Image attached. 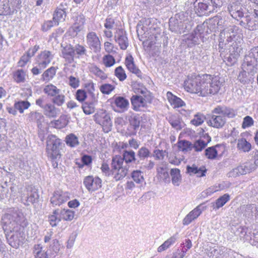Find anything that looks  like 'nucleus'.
Returning a JSON list of instances; mask_svg holds the SVG:
<instances>
[{
    "mask_svg": "<svg viewBox=\"0 0 258 258\" xmlns=\"http://www.w3.org/2000/svg\"><path fill=\"white\" fill-rule=\"evenodd\" d=\"M224 82L219 75L192 73L186 76L182 87L190 94L207 97L218 94Z\"/></svg>",
    "mask_w": 258,
    "mask_h": 258,
    "instance_id": "obj_1",
    "label": "nucleus"
},
{
    "mask_svg": "<svg viewBox=\"0 0 258 258\" xmlns=\"http://www.w3.org/2000/svg\"><path fill=\"white\" fill-rule=\"evenodd\" d=\"M237 115V111L233 108L218 105L212 111L207 124L209 126L215 128H222L226 122V118H233Z\"/></svg>",
    "mask_w": 258,
    "mask_h": 258,
    "instance_id": "obj_2",
    "label": "nucleus"
},
{
    "mask_svg": "<svg viewBox=\"0 0 258 258\" xmlns=\"http://www.w3.org/2000/svg\"><path fill=\"white\" fill-rule=\"evenodd\" d=\"M65 102L66 96L60 92L51 98V103H46L43 97H40L36 100V104L43 110L47 117L55 118L59 112L56 107L62 106Z\"/></svg>",
    "mask_w": 258,
    "mask_h": 258,
    "instance_id": "obj_3",
    "label": "nucleus"
},
{
    "mask_svg": "<svg viewBox=\"0 0 258 258\" xmlns=\"http://www.w3.org/2000/svg\"><path fill=\"white\" fill-rule=\"evenodd\" d=\"M141 117L139 114H133L125 119L123 117H118L115 120V123L118 130L126 136L136 135L139 129Z\"/></svg>",
    "mask_w": 258,
    "mask_h": 258,
    "instance_id": "obj_4",
    "label": "nucleus"
},
{
    "mask_svg": "<svg viewBox=\"0 0 258 258\" xmlns=\"http://www.w3.org/2000/svg\"><path fill=\"white\" fill-rule=\"evenodd\" d=\"M62 145L61 140L55 135H49L46 138V154L54 168L57 167V161L61 158L60 151L62 149Z\"/></svg>",
    "mask_w": 258,
    "mask_h": 258,
    "instance_id": "obj_5",
    "label": "nucleus"
},
{
    "mask_svg": "<svg viewBox=\"0 0 258 258\" xmlns=\"http://www.w3.org/2000/svg\"><path fill=\"white\" fill-rule=\"evenodd\" d=\"M142 95H133L131 98L132 109L136 111H141L143 108H147L153 100L152 94L149 91L142 90Z\"/></svg>",
    "mask_w": 258,
    "mask_h": 258,
    "instance_id": "obj_6",
    "label": "nucleus"
},
{
    "mask_svg": "<svg viewBox=\"0 0 258 258\" xmlns=\"http://www.w3.org/2000/svg\"><path fill=\"white\" fill-rule=\"evenodd\" d=\"M123 159L120 155L113 157L111 163L110 173L116 180L123 178L128 172V169L123 165Z\"/></svg>",
    "mask_w": 258,
    "mask_h": 258,
    "instance_id": "obj_7",
    "label": "nucleus"
},
{
    "mask_svg": "<svg viewBox=\"0 0 258 258\" xmlns=\"http://www.w3.org/2000/svg\"><path fill=\"white\" fill-rule=\"evenodd\" d=\"M95 122L101 126L104 133H107L112 129V122L109 114L103 109L98 111L94 115Z\"/></svg>",
    "mask_w": 258,
    "mask_h": 258,
    "instance_id": "obj_8",
    "label": "nucleus"
},
{
    "mask_svg": "<svg viewBox=\"0 0 258 258\" xmlns=\"http://www.w3.org/2000/svg\"><path fill=\"white\" fill-rule=\"evenodd\" d=\"M70 199V193L58 189L53 191L50 199L52 206L59 207Z\"/></svg>",
    "mask_w": 258,
    "mask_h": 258,
    "instance_id": "obj_9",
    "label": "nucleus"
},
{
    "mask_svg": "<svg viewBox=\"0 0 258 258\" xmlns=\"http://www.w3.org/2000/svg\"><path fill=\"white\" fill-rule=\"evenodd\" d=\"M28 222L22 212L14 213V220L12 229L17 232H23L25 228L28 225Z\"/></svg>",
    "mask_w": 258,
    "mask_h": 258,
    "instance_id": "obj_10",
    "label": "nucleus"
},
{
    "mask_svg": "<svg viewBox=\"0 0 258 258\" xmlns=\"http://www.w3.org/2000/svg\"><path fill=\"white\" fill-rule=\"evenodd\" d=\"M83 183L89 192H94L102 187V180L98 176L89 175L83 180Z\"/></svg>",
    "mask_w": 258,
    "mask_h": 258,
    "instance_id": "obj_11",
    "label": "nucleus"
},
{
    "mask_svg": "<svg viewBox=\"0 0 258 258\" xmlns=\"http://www.w3.org/2000/svg\"><path fill=\"white\" fill-rule=\"evenodd\" d=\"M86 42L89 47L95 52H99L101 49V43L96 32H89L86 35Z\"/></svg>",
    "mask_w": 258,
    "mask_h": 258,
    "instance_id": "obj_12",
    "label": "nucleus"
},
{
    "mask_svg": "<svg viewBox=\"0 0 258 258\" xmlns=\"http://www.w3.org/2000/svg\"><path fill=\"white\" fill-rule=\"evenodd\" d=\"M112 105L115 107L114 110L118 112H123L127 110L129 107L128 100L124 97L114 96Z\"/></svg>",
    "mask_w": 258,
    "mask_h": 258,
    "instance_id": "obj_13",
    "label": "nucleus"
},
{
    "mask_svg": "<svg viewBox=\"0 0 258 258\" xmlns=\"http://www.w3.org/2000/svg\"><path fill=\"white\" fill-rule=\"evenodd\" d=\"M225 147L222 145H217L207 148L205 151V155L209 159H214L217 156H222L225 152Z\"/></svg>",
    "mask_w": 258,
    "mask_h": 258,
    "instance_id": "obj_14",
    "label": "nucleus"
},
{
    "mask_svg": "<svg viewBox=\"0 0 258 258\" xmlns=\"http://www.w3.org/2000/svg\"><path fill=\"white\" fill-rule=\"evenodd\" d=\"M52 57L50 51L44 50L38 55L36 62L40 69H44L50 63Z\"/></svg>",
    "mask_w": 258,
    "mask_h": 258,
    "instance_id": "obj_15",
    "label": "nucleus"
},
{
    "mask_svg": "<svg viewBox=\"0 0 258 258\" xmlns=\"http://www.w3.org/2000/svg\"><path fill=\"white\" fill-rule=\"evenodd\" d=\"M245 21L240 22L239 24L244 26L250 31H254L258 29V15L256 14H250L246 16Z\"/></svg>",
    "mask_w": 258,
    "mask_h": 258,
    "instance_id": "obj_16",
    "label": "nucleus"
},
{
    "mask_svg": "<svg viewBox=\"0 0 258 258\" xmlns=\"http://www.w3.org/2000/svg\"><path fill=\"white\" fill-rule=\"evenodd\" d=\"M186 170L190 175H196L199 177L205 176L207 171L205 165H199L196 164L191 166L187 165Z\"/></svg>",
    "mask_w": 258,
    "mask_h": 258,
    "instance_id": "obj_17",
    "label": "nucleus"
},
{
    "mask_svg": "<svg viewBox=\"0 0 258 258\" xmlns=\"http://www.w3.org/2000/svg\"><path fill=\"white\" fill-rule=\"evenodd\" d=\"M166 97L169 103L174 109L181 108L186 105L183 100L174 95L171 92H167Z\"/></svg>",
    "mask_w": 258,
    "mask_h": 258,
    "instance_id": "obj_18",
    "label": "nucleus"
},
{
    "mask_svg": "<svg viewBox=\"0 0 258 258\" xmlns=\"http://www.w3.org/2000/svg\"><path fill=\"white\" fill-rule=\"evenodd\" d=\"M124 64L128 71L135 74L138 77H142V72L135 64L134 57L131 54H128L126 56Z\"/></svg>",
    "mask_w": 258,
    "mask_h": 258,
    "instance_id": "obj_19",
    "label": "nucleus"
},
{
    "mask_svg": "<svg viewBox=\"0 0 258 258\" xmlns=\"http://www.w3.org/2000/svg\"><path fill=\"white\" fill-rule=\"evenodd\" d=\"M115 40L118 44L120 49L125 50L128 46V40L125 32L122 29H119L116 31Z\"/></svg>",
    "mask_w": 258,
    "mask_h": 258,
    "instance_id": "obj_20",
    "label": "nucleus"
},
{
    "mask_svg": "<svg viewBox=\"0 0 258 258\" xmlns=\"http://www.w3.org/2000/svg\"><path fill=\"white\" fill-rule=\"evenodd\" d=\"M12 76L13 81L17 84L24 83L28 78L27 71L22 69L14 71Z\"/></svg>",
    "mask_w": 258,
    "mask_h": 258,
    "instance_id": "obj_21",
    "label": "nucleus"
},
{
    "mask_svg": "<svg viewBox=\"0 0 258 258\" xmlns=\"http://www.w3.org/2000/svg\"><path fill=\"white\" fill-rule=\"evenodd\" d=\"M88 69L92 74L101 81H104L108 78V75L95 64H91Z\"/></svg>",
    "mask_w": 258,
    "mask_h": 258,
    "instance_id": "obj_22",
    "label": "nucleus"
},
{
    "mask_svg": "<svg viewBox=\"0 0 258 258\" xmlns=\"http://www.w3.org/2000/svg\"><path fill=\"white\" fill-rule=\"evenodd\" d=\"M228 10L231 16L235 19L242 18L244 16L242 9L236 3H232L228 7Z\"/></svg>",
    "mask_w": 258,
    "mask_h": 258,
    "instance_id": "obj_23",
    "label": "nucleus"
},
{
    "mask_svg": "<svg viewBox=\"0 0 258 258\" xmlns=\"http://www.w3.org/2000/svg\"><path fill=\"white\" fill-rule=\"evenodd\" d=\"M75 49L71 44L67 45L62 50V56L66 61L71 63L74 60Z\"/></svg>",
    "mask_w": 258,
    "mask_h": 258,
    "instance_id": "obj_24",
    "label": "nucleus"
},
{
    "mask_svg": "<svg viewBox=\"0 0 258 258\" xmlns=\"http://www.w3.org/2000/svg\"><path fill=\"white\" fill-rule=\"evenodd\" d=\"M202 213L199 207H197L191 211L183 219V224L188 225L192 221L197 219Z\"/></svg>",
    "mask_w": 258,
    "mask_h": 258,
    "instance_id": "obj_25",
    "label": "nucleus"
},
{
    "mask_svg": "<svg viewBox=\"0 0 258 258\" xmlns=\"http://www.w3.org/2000/svg\"><path fill=\"white\" fill-rule=\"evenodd\" d=\"M97 96H93L91 101L90 102H86L82 106V109L85 114L89 115L92 114L95 111V104L98 102Z\"/></svg>",
    "mask_w": 258,
    "mask_h": 258,
    "instance_id": "obj_26",
    "label": "nucleus"
},
{
    "mask_svg": "<svg viewBox=\"0 0 258 258\" xmlns=\"http://www.w3.org/2000/svg\"><path fill=\"white\" fill-rule=\"evenodd\" d=\"M14 220V213L12 214L6 213L2 218V225L4 230H11L12 229Z\"/></svg>",
    "mask_w": 258,
    "mask_h": 258,
    "instance_id": "obj_27",
    "label": "nucleus"
},
{
    "mask_svg": "<svg viewBox=\"0 0 258 258\" xmlns=\"http://www.w3.org/2000/svg\"><path fill=\"white\" fill-rule=\"evenodd\" d=\"M158 34H151L147 39L143 42V45L146 50H150L156 44L158 40Z\"/></svg>",
    "mask_w": 258,
    "mask_h": 258,
    "instance_id": "obj_28",
    "label": "nucleus"
},
{
    "mask_svg": "<svg viewBox=\"0 0 258 258\" xmlns=\"http://www.w3.org/2000/svg\"><path fill=\"white\" fill-rule=\"evenodd\" d=\"M68 123L69 120L66 115H61L58 119L51 121L50 123L52 127L58 129L66 127Z\"/></svg>",
    "mask_w": 258,
    "mask_h": 258,
    "instance_id": "obj_29",
    "label": "nucleus"
},
{
    "mask_svg": "<svg viewBox=\"0 0 258 258\" xmlns=\"http://www.w3.org/2000/svg\"><path fill=\"white\" fill-rule=\"evenodd\" d=\"M43 91L45 94L51 98L61 92V90L52 84L45 85Z\"/></svg>",
    "mask_w": 258,
    "mask_h": 258,
    "instance_id": "obj_30",
    "label": "nucleus"
},
{
    "mask_svg": "<svg viewBox=\"0 0 258 258\" xmlns=\"http://www.w3.org/2000/svg\"><path fill=\"white\" fill-rule=\"evenodd\" d=\"M33 254L34 258H48L47 252L43 249V247L40 244H34L33 247Z\"/></svg>",
    "mask_w": 258,
    "mask_h": 258,
    "instance_id": "obj_31",
    "label": "nucleus"
},
{
    "mask_svg": "<svg viewBox=\"0 0 258 258\" xmlns=\"http://www.w3.org/2000/svg\"><path fill=\"white\" fill-rule=\"evenodd\" d=\"M207 140L201 139L195 142L194 145H192V148L195 149V150L197 152H200L202 151L208 145V144L211 142V138L210 136H207Z\"/></svg>",
    "mask_w": 258,
    "mask_h": 258,
    "instance_id": "obj_32",
    "label": "nucleus"
},
{
    "mask_svg": "<svg viewBox=\"0 0 258 258\" xmlns=\"http://www.w3.org/2000/svg\"><path fill=\"white\" fill-rule=\"evenodd\" d=\"M157 178L159 181H165L169 179L167 168L165 166H159L157 168Z\"/></svg>",
    "mask_w": 258,
    "mask_h": 258,
    "instance_id": "obj_33",
    "label": "nucleus"
},
{
    "mask_svg": "<svg viewBox=\"0 0 258 258\" xmlns=\"http://www.w3.org/2000/svg\"><path fill=\"white\" fill-rule=\"evenodd\" d=\"M57 69V67H50L43 72L41 75V79L44 81L48 82L50 81L55 76Z\"/></svg>",
    "mask_w": 258,
    "mask_h": 258,
    "instance_id": "obj_34",
    "label": "nucleus"
},
{
    "mask_svg": "<svg viewBox=\"0 0 258 258\" xmlns=\"http://www.w3.org/2000/svg\"><path fill=\"white\" fill-rule=\"evenodd\" d=\"M66 17V12L61 9H56L53 15V20L55 25H58L59 22L64 21Z\"/></svg>",
    "mask_w": 258,
    "mask_h": 258,
    "instance_id": "obj_35",
    "label": "nucleus"
},
{
    "mask_svg": "<svg viewBox=\"0 0 258 258\" xmlns=\"http://www.w3.org/2000/svg\"><path fill=\"white\" fill-rule=\"evenodd\" d=\"M237 148L241 151L248 152L251 149V145L245 138H241L238 140Z\"/></svg>",
    "mask_w": 258,
    "mask_h": 258,
    "instance_id": "obj_36",
    "label": "nucleus"
},
{
    "mask_svg": "<svg viewBox=\"0 0 258 258\" xmlns=\"http://www.w3.org/2000/svg\"><path fill=\"white\" fill-rule=\"evenodd\" d=\"M177 147L179 151L186 153L192 150V144L189 141L180 140L177 142Z\"/></svg>",
    "mask_w": 258,
    "mask_h": 258,
    "instance_id": "obj_37",
    "label": "nucleus"
},
{
    "mask_svg": "<svg viewBox=\"0 0 258 258\" xmlns=\"http://www.w3.org/2000/svg\"><path fill=\"white\" fill-rule=\"evenodd\" d=\"M59 216L61 220L70 221L73 220L75 212L70 209H62L59 210Z\"/></svg>",
    "mask_w": 258,
    "mask_h": 258,
    "instance_id": "obj_38",
    "label": "nucleus"
},
{
    "mask_svg": "<svg viewBox=\"0 0 258 258\" xmlns=\"http://www.w3.org/2000/svg\"><path fill=\"white\" fill-rule=\"evenodd\" d=\"M209 6L207 3L199 2L198 6L196 7V12L199 16L205 15L208 14L207 11Z\"/></svg>",
    "mask_w": 258,
    "mask_h": 258,
    "instance_id": "obj_39",
    "label": "nucleus"
},
{
    "mask_svg": "<svg viewBox=\"0 0 258 258\" xmlns=\"http://www.w3.org/2000/svg\"><path fill=\"white\" fill-rule=\"evenodd\" d=\"M205 119L206 117L203 113L198 112L190 120V124L196 126H200L204 123Z\"/></svg>",
    "mask_w": 258,
    "mask_h": 258,
    "instance_id": "obj_40",
    "label": "nucleus"
},
{
    "mask_svg": "<svg viewBox=\"0 0 258 258\" xmlns=\"http://www.w3.org/2000/svg\"><path fill=\"white\" fill-rule=\"evenodd\" d=\"M230 199V195L228 194H225L223 196L220 197L216 200L215 203V208L216 209L222 207L226 203H227Z\"/></svg>",
    "mask_w": 258,
    "mask_h": 258,
    "instance_id": "obj_41",
    "label": "nucleus"
},
{
    "mask_svg": "<svg viewBox=\"0 0 258 258\" xmlns=\"http://www.w3.org/2000/svg\"><path fill=\"white\" fill-rule=\"evenodd\" d=\"M170 174L172 183L175 185H178L181 180L180 170L177 168L171 169Z\"/></svg>",
    "mask_w": 258,
    "mask_h": 258,
    "instance_id": "obj_42",
    "label": "nucleus"
},
{
    "mask_svg": "<svg viewBox=\"0 0 258 258\" xmlns=\"http://www.w3.org/2000/svg\"><path fill=\"white\" fill-rule=\"evenodd\" d=\"M67 145L71 147H74L79 144L78 137L74 134L67 135L65 139Z\"/></svg>",
    "mask_w": 258,
    "mask_h": 258,
    "instance_id": "obj_43",
    "label": "nucleus"
},
{
    "mask_svg": "<svg viewBox=\"0 0 258 258\" xmlns=\"http://www.w3.org/2000/svg\"><path fill=\"white\" fill-rule=\"evenodd\" d=\"M14 106L20 113H23L25 110L30 106V103L28 101H19L15 102Z\"/></svg>",
    "mask_w": 258,
    "mask_h": 258,
    "instance_id": "obj_44",
    "label": "nucleus"
},
{
    "mask_svg": "<svg viewBox=\"0 0 258 258\" xmlns=\"http://www.w3.org/2000/svg\"><path fill=\"white\" fill-rule=\"evenodd\" d=\"M102 64L106 68H110L115 63L114 57L110 54L104 55L102 57Z\"/></svg>",
    "mask_w": 258,
    "mask_h": 258,
    "instance_id": "obj_45",
    "label": "nucleus"
},
{
    "mask_svg": "<svg viewBox=\"0 0 258 258\" xmlns=\"http://www.w3.org/2000/svg\"><path fill=\"white\" fill-rule=\"evenodd\" d=\"M176 240L174 236H171L166 240L162 244L158 247L157 250L159 252H161L169 248L172 245Z\"/></svg>",
    "mask_w": 258,
    "mask_h": 258,
    "instance_id": "obj_46",
    "label": "nucleus"
},
{
    "mask_svg": "<svg viewBox=\"0 0 258 258\" xmlns=\"http://www.w3.org/2000/svg\"><path fill=\"white\" fill-rule=\"evenodd\" d=\"M92 158L91 156L88 155H84L81 157L82 163L76 162L78 168H83L84 166H90L92 163Z\"/></svg>",
    "mask_w": 258,
    "mask_h": 258,
    "instance_id": "obj_47",
    "label": "nucleus"
},
{
    "mask_svg": "<svg viewBox=\"0 0 258 258\" xmlns=\"http://www.w3.org/2000/svg\"><path fill=\"white\" fill-rule=\"evenodd\" d=\"M169 122L171 125L176 130H180L182 127L181 120L174 115H172L169 117Z\"/></svg>",
    "mask_w": 258,
    "mask_h": 258,
    "instance_id": "obj_48",
    "label": "nucleus"
},
{
    "mask_svg": "<svg viewBox=\"0 0 258 258\" xmlns=\"http://www.w3.org/2000/svg\"><path fill=\"white\" fill-rule=\"evenodd\" d=\"M114 75L121 82L124 81L127 78L125 72L121 66H119L115 68L114 70Z\"/></svg>",
    "mask_w": 258,
    "mask_h": 258,
    "instance_id": "obj_49",
    "label": "nucleus"
},
{
    "mask_svg": "<svg viewBox=\"0 0 258 258\" xmlns=\"http://www.w3.org/2000/svg\"><path fill=\"white\" fill-rule=\"evenodd\" d=\"M115 86L113 85L104 83L100 86L99 89L103 94L109 95L115 89Z\"/></svg>",
    "mask_w": 258,
    "mask_h": 258,
    "instance_id": "obj_50",
    "label": "nucleus"
},
{
    "mask_svg": "<svg viewBox=\"0 0 258 258\" xmlns=\"http://www.w3.org/2000/svg\"><path fill=\"white\" fill-rule=\"evenodd\" d=\"M122 159L123 161L124 160L126 163L135 161L136 160L135 153L133 151H125L123 153Z\"/></svg>",
    "mask_w": 258,
    "mask_h": 258,
    "instance_id": "obj_51",
    "label": "nucleus"
},
{
    "mask_svg": "<svg viewBox=\"0 0 258 258\" xmlns=\"http://www.w3.org/2000/svg\"><path fill=\"white\" fill-rule=\"evenodd\" d=\"M23 242L19 239L18 235H14L9 239L10 245L14 248H18L23 244Z\"/></svg>",
    "mask_w": 258,
    "mask_h": 258,
    "instance_id": "obj_52",
    "label": "nucleus"
},
{
    "mask_svg": "<svg viewBox=\"0 0 258 258\" xmlns=\"http://www.w3.org/2000/svg\"><path fill=\"white\" fill-rule=\"evenodd\" d=\"M248 169L245 165H241L233 169V172L236 176L245 174Z\"/></svg>",
    "mask_w": 258,
    "mask_h": 258,
    "instance_id": "obj_53",
    "label": "nucleus"
},
{
    "mask_svg": "<svg viewBox=\"0 0 258 258\" xmlns=\"http://www.w3.org/2000/svg\"><path fill=\"white\" fill-rule=\"evenodd\" d=\"M76 99L80 102H84L87 98V92L83 89H79L75 94Z\"/></svg>",
    "mask_w": 258,
    "mask_h": 258,
    "instance_id": "obj_54",
    "label": "nucleus"
},
{
    "mask_svg": "<svg viewBox=\"0 0 258 258\" xmlns=\"http://www.w3.org/2000/svg\"><path fill=\"white\" fill-rule=\"evenodd\" d=\"M187 40L191 41L190 43L188 44V47H191L192 46L199 44V38L197 36V33L195 32L191 33L187 38Z\"/></svg>",
    "mask_w": 258,
    "mask_h": 258,
    "instance_id": "obj_55",
    "label": "nucleus"
},
{
    "mask_svg": "<svg viewBox=\"0 0 258 258\" xmlns=\"http://www.w3.org/2000/svg\"><path fill=\"white\" fill-rule=\"evenodd\" d=\"M84 88L86 89L87 92L93 98V96L95 95L94 92L95 90V84L92 82H89L84 85Z\"/></svg>",
    "mask_w": 258,
    "mask_h": 258,
    "instance_id": "obj_56",
    "label": "nucleus"
},
{
    "mask_svg": "<svg viewBox=\"0 0 258 258\" xmlns=\"http://www.w3.org/2000/svg\"><path fill=\"white\" fill-rule=\"evenodd\" d=\"M254 121L250 116H246L244 117L242 123V128L245 129L253 125Z\"/></svg>",
    "mask_w": 258,
    "mask_h": 258,
    "instance_id": "obj_57",
    "label": "nucleus"
},
{
    "mask_svg": "<svg viewBox=\"0 0 258 258\" xmlns=\"http://www.w3.org/2000/svg\"><path fill=\"white\" fill-rule=\"evenodd\" d=\"M166 153V151L157 149L154 151L153 157L156 160H162L164 159Z\"/></svg>",
    "mask_w": 258,
    "mask_h": 258,
    "instance_id": "obj_58",
    "label": "nucleus"
},
{
    "mask_svg": "<svg viewBox=\"0 0 258 258\" xmlns=\"http://www.w3.org/2000/svg\"><path fill=\"white\" fill-rule=\"evenodd\" d=\"M59 212V209H55L53 211L52 214L48 216V221L52 227L57 226L56 221V214Z\"/></svg>",
    "mask_w": 258,
    "mask_h": 258,
    "instance_id": "obj_59",
    "label": "nucleus"
},
{
    "mask_svg": "<svg viewBox=\"0 0 258 258\" xmlns=\"http://www.w3.org/2000/svg\"><path fill=\"white\" fill-rule=\"evenodd\" d=\"M31 58L25 53L20 58L18 62L19 67H24L27 63L30 61Z\"/></svg>",
    "mask_w": 258,
    "mask_h": 258,
    "instance_id": "obj_60",
    "label": "nucleus"
},
{
    "mask_svg": "<svg viewBox=\"0 0 258 258\" xmlns=\"http://www.w3.org/2000/svg\"><path fill=\"white\" fill-rule=\"evenodd\" d=\"M132 178L137 183H140L144 180L143 176L140 171H134L132 173Z\"/></svg>",
    "mask_w": 258,
    "mask_h": 258,
    "instance_id": "obj_61",
    "label": "nucleus"
},
{
    "mask_svg": "<svg viewBox=\"0 0 258 258\" xmlns=\"http://www.w3.org/2000/svg\"><path fill=\"white\" fill-rule=\"evenodd\" d=\"M104 48L108 54L115 52L114 45L110 42L105 41L104 43Z\"/></svg>",
    "mask_w": 258,
    "mask_h": 258,
    "instance_id": "obj_62",
    "label": "nucleus"
},
{
    "mask_svg": "<svg viewBox=\"0 0 258 258\" xmlns=\"http://www.w3.org/2000/svg\"><path fill=\"white\" fill-rule=\"evenodd\" d=\"M245 68V65H242V71H241L238 76V80L241 83H245L247 79V72Z\"/></svg>",
    "mask_w": 258,
    "mask_h": 258,
    "instance_id": "obj_63",
    "label": "nucleus"
},
{
    "mask_svg": "<svg viewBox=\"0 0 258 258\" xmlns=\"http://www.w3.org/2000/svg\"><path fill=\"white\" fill-rule=\"evenodd\" d=\"M75 52L78 55V57L86 55L87 50L86 48L82 45L77 44L76 45Z\"/></svg>",
    "mask_w": 258,
    "mask_h": 258,
    "instance_id": "obj_64",
    "label": "nucleus"
}]
</instances>
